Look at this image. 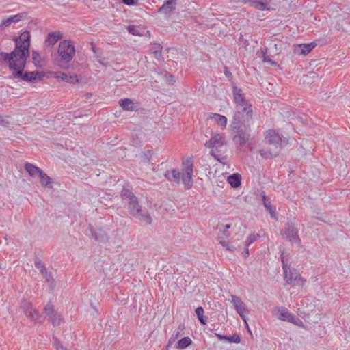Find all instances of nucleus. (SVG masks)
I'll list each match as a JSON object with an SVG mask.
<instances>
[{"label":"nucleus","mask_w":350,"mask_h":350,"mask_svg":"<svg viewBox=\"0 0 350 350\" xmlns=\"http://www.w3.org/2000/svg\"><path fill=\"white\" fill-rule=\"evenodd\" d=\"M242 2L261 11L274 10L270 6L268 0H242Z\"/></svg>","instance_id":"obj_15"},{"label":"nucleus","mask_w":350,"mask_h":350,"mask_svg":"<svg viewBox=\"0 0 350 350\" xmlns=\"http://www.w3.org/2000/svg\"><path fill=\"white\" fill-rule=\"evenodd\" d=\"M46 316L49 317V321L53 326H58L62 322V319L54 310L53 306L50 304H46L44 308Z\"/></svg>","instance_id":"obj_13"},{"label":"nucleus","mask_w":350,"mask_h":350,"mask_svg":"<svg viewBox=\"0 0 350 350\" xmlns=\"http://www.w3.org/2000/svg\"><path fill=\"white\" fill-rule=\"evenodd\" d=\"M232 127L237 130V134L234 136L233 140L239 143L240 146H243L249 141L250 134L246 133L239 124L232 125Z\"/></svg>","instance_id":"obj_14"},{"label":"nucleus","mask_w":350,"mask_h":350,"mask_svg":"<svg viewBox=\"0 0 350 350\" xmlns=\"http://www.w3.org/2000/svg\"><path fill=\"white\" fill-rule=\"evenodd\" d=\"M215 336L219 340H226V336H224L219 334H215Z\"/></svg>","instance_id":"obj_51"},{"label":"nucleus","mask_w":350,"mask_h":350,"mask_svg":"<svg viewBox=\"0 0 350 350\" xmlns=\"http://www.w3.org/2000/svg\"><path fill=\"white\" fill-rule=\"evenodd\" d=\"M1 268V264H0V269Z\"/></svg>","instance_id":"obj_57"},{"label":"nucleus","mask_w":350,"mask_h":350,"mask_svg":"<svg viewBox=\"0 0 350 350\" xmlns=\"http://www.w3.org/2000/svg\"><path fill=\"white\" fill-rule=\"evenodd\" d=\"M260 238V235L258 234L252 233L249 235V237L247 238V240L245 241V246L248 247L252 243H254L255 241H256L258 239Z\"/></svg>","instance_id":"obj_38"},{"label":"nucleus","mask_w":350,"mask_h":350,"mask_svg":"<svg viewBox=\"0 0 350 350\" xmlns=\"http://www.w3.org/2000/svg\"><path fill=\"white\" fill-rule=\"evenodd\" d=\"M180 332L179 331H176V332H174L172 335V337L169 340V342H172V341H174L175 339H176L179 335H180Z\"/></svg>","instance_id":"obj_48"},{"label":"nucleus","mask_w":350,"mask_h":350,"mask_svg":"<svg viewBox=\"0 0 350 350\" xmlns=\"http://www.w3.org/2000/svg\"><path fill=\"white\" fill-rule=\"evenodd\" d=\"M249 254V249L247 247L245 248L244 251L242 252V255L245 258L247 257Z\"/></svg>","instance_id":"obj_52"},{"label":"nucleus","mask_w":350,"mask_h":350,"mask_svg":"<svg viewBox=\"0 0 350 350\" xmlns=\"http://www.w3.org/2000/svg\"><path fill=\"white\" fill-rule=\"evenodd\" d=\"M32 59L36 66H42V57L39 53L36 51H32Z\"/></svg>","instance_id":"obj_35"},{"label":"nucleus","mask_w":350,"mask_h":350,"mask_svg":"<svg viewBox=\"0 0 350 350\" xmlns=\"http://www.w3.org/2000/svg\"><path fill=\"white\" fill-rule=\"evenodd\" d=\"M120 107L126 111H133L137 110V106L133 101L129 98H123L119 100Z\"/></svg>","instance_id":"obj_25"},{"label":"nucleus","mask_w":350,"mask_h":350,"mask_svg":"<svg viewBox=\"0 0 350 350\" xmlns=\"http://www.w3.org/2000/svg\"><path fill=\"white\" fill-rule=\"evenodd\" d=\"M211 155L215 158V160L223 165H225L227 162L226 156L221 155V152H216L215 154Z\"/></svg>","instance_id":"obj_40"},{"label":"nucleus","mask_w":350,"mask_h":350,"mask_svg":"<svg viewBox=\"0 0 350 350\" xmlns=\"http://www.w3.org/2000/svg\"><path fill=\"white\" fill-rule=\"evenodd\" d=\"M99 62H100V64H103V62H101V61H99Z\"/></svg>","instance_id":"obj_56"},{"label":"nucleus","mask_w":350,"mask_h":350,"mask_svg":"<svg viewBox=\"0 0 350 350\" xmlns=\"http://www.w3.org/2000/svg\"><path fill=\"white\" fill-rule=\"evenodd\" d=\"M310 75H312V76H314L315 73L314 72H310Z\"/></svg>","instance_id":"obj_54"},{"label":"nucleus","mask_w":350,"mask_h":350,"mask_svg":"<svg viewBox=\"0 0 350 350\" xmlns=\"http://www.w3.org/2000/svg\"><path fill=\"white\" fill-rule=\"evenodd\" d=\"M337 25L336 28L338 30L347 31V29L345 27V25L350 24V16L347 14H338L336 16Z\"/></svg>","instance_id":"obj_20"},{"label":"nucleus","mask_w":350,"mask_h":350,"mask_svg":"<svg viewBox=\"0 0 350 350\" xmlns=\"http://www.w3.org/2000/svg\"><path fill=\"white\" fill-rule=\"evenodd\" d=\"M263 53V61L266 62H270L271 64H274V62H273L269 57L265 55V53L262 52Z\"/></svg>","instance_id":"obj_50"},{"label":"nucleus","mask_w":350,"mask_h":350,"mask_svg":"<svg viewBox=\"0 0 350 350\" xmlns=\"http://www.w3.org/2000/svg\"><path fill=\"white\" fill-rule=\"evenodd\" d=\"M234 309L242 318V319L246 323V320L244 316V312L246 310L245 304L242 303L241 305L237 306V307L234 308Z\"/></svg>","instance_id":"obj_37"},{"label":"nucleus","mask_w":350,"mask_h":350,"mask_svg":"<svg viewBox=\"0 0 350 350\" xmlns=\"http://www.w3.org/2000/svg\"><path fill=\"white\" fill-rule=\"evenodd\" d=\"M184 329H185V325L183 324H180L178 327V331H179L180 333L181 332H183L184 330Z\"/></svg>","instance_id":"obj_53"},{"label":"nucleus","mask_w":350,"mask_h":350,"mask_svg":"<svg viewBox=\"0 0 350 350\" xmlns=\"http://www.w3.org/2000/svg\"><path fill=\"white\" fill-rule=\"evenodd\" d=\"M40 179V183L44 187L49 186L52 183V179L42 170L38 175Z\"/></svg>","instance_id":"obj_33"},{"label":"nucleus","mask_w":350,"mask_h":350,"mask_svg":"<svg viewBox=\"0 0 350 350\" xmlns=\"http://www.w3.org/2000/svg\"><path fill=\"white\" fill-rule=\"evenodd\" d=\"M21 308L27 318L31 321H37L40 324L42 323V320L38 314L36 310L33 308L31 302L24 300L21 304Z\"/></svg>","instance_id":"obj_11"},{"label":"nucleus","mask_w":350,"mask_h":350,"mask_svg":"<svg viewBox=\"0 0 350 350\" xmlns=\"http://www.w3.org/2000/svg\"><path fill=\"white\" fill-rule=\"evenodd\" d=\"M53 345L56 350H68L55 336H53Z\"/></svg>","instance_id":"obj_39"},{"label":"nucleus","mask_w":350,"mask_h":350,"mask_svg":"<svg viewBox=\"0 0 350 350\" xmlns=\"http://www.w3.org/2000/svg\"><path fill=\"white\" fill-rule=\"evenodd\" d=\"M212 118H214L217 124L222 127H225L227 124V118L226 116L218 114V113H212Z\"/></svg>","instance_id":"obj_31"},{"label":"nucleus","mask_w":350,"mask_h":350,"mask_svg":"<svg viewBox=\"0 0 350 350\" xmlns=\"http://www.w3.org/2000/svg\"><path fill=\"white\" fill-rule=\"evenodd\" d=\"M241 176L239 174H233L228 177V182L233 188H237L241 185Z\"/></svg>","instance_id":"obj_29"},{"label":"nucleus","mask_w":350,"mask_h":350,"mask_svg":"<svg viewBox=\"0 0 350 350\" xmlns=\"http://www.w3.org/2000/svg\"><path fill=\"white\" fill-rule=\"evenodd\" d=\"M162 46L160 44H154L152 46V53L157 59L161 57Z\"/></svg>","instance_id":"obj_36"},{"label":"nucleus","mask_w":350,"mask_h":350,"mask_svg":"<svg viewBox=\"0 0 350 350\" xmlns=\"http://www.w3.org/2000/svg\"><path fill=\"white\" fill-rule=\"evenodd\" d=\"M27 17V13L26 12H21L18 14L14 15L12 16H10L6 19H4L2 21L1 23L0 24V27H8L10 26L12 23H18L23 19H25Z\"/></svg>","instance_id":"obj_19"},{"label":"nucleus","mask_w":350,"mask_h":350,"mask_svg":"<svg viewBox=\"0 0 350 350\" xmlns=\"http://www.w3.org/2000/svg\"><path fill=\"white\" fill-rule=\"evenodd\" d=\"M246 327H247V329H249V327H248V324L246 323Z\"/></svg>","instance_id":"obj_55"},{"label":"nucleus","mask_w":350,"mask_h":350,"mask_svg":"<svg viewBox=\"0 0 350 350\" xmlns=\"http://www.w3.org/2000/svg\"><path fill=\"white\" fill-rule=\"evenodd\" d=\"M283 255V252L282 255ZM282 262V268L284 270V279L288 284H292L294 282L293 279H295V277L297 276V273L295 269L289 270V272L287 271V266L284 263V257L281 256Z\"/></svg>","instance_id":"obj_17"},{"label":"nucleus","mask_w":350,"mask_h":350,"mask_svg":"<svg viewBox=\"0 0 350 350\" xmlns=\"http://www.w3.org/2000/svg\"><path fill=\"white\" fill-rule=\"evenodd\" d=\"M183 169L180 172L178 170L173 169L171 171H167L164 176L170 181L180 183V178L185 188L189 189L193 183V161L191 158H188L183 161Z\"/></svg>","instance_id":"obj_3"},{"label":"nucleus","mask_w":350,"mask_h":350,"mask_svg":"<svg viewBox=\"0 0 350 350\" xmlns=\"http://www.w3.org/2000/svg\"><path fill=\"white\" fill-rule=\"evenodd\" d=\"M192 341L188 336L184 337L179 340L176 344L177 349H185L191 344Z\"/></svg>","instance_id":"obj_32"},{"label":"nucleus","mask_w":350,"mask_h":350,"mask_svg":"<svg viewBox=\"0 0 350 350\" xmlns=\"http://www.w3.org/2000/svg\"><path fill=\"white\" fill-rule=\"evenodd\" d=\"M276 317L281 321L290 322L296 325L301 323V320L297 317L290 312L287 308L284 307L277 309Z\"/></svg>","instance_id":"obj_10"},{"label":"nucleus","mask_w":350,"mask_h":350,"mask_svg":"<svg viewBox=\"0 0 350 350\" xmlns=\"http://www.w3.org/2000/svg\"><path fill=\"white\" fill-rule=\"evenodd\" d=\"M225 144V138L220 134L213 135L208 141L205 142V146L211 148V154H215L216 152H221L219 150Z\"/></svg>","instance_id":"obj_9"},{"label":"nucleus","mask_w":350,"mask_h":350,"mask_svg":"<svg viewBox=\"0 0 350 350\" xmlns=\"http://www.w3.org/2000/svg\"><path fill=\"white\" fill-rule=\"evenodd\" d=\"M90 229L92 237L96 241L105 243L108 241L109 237L104 230L101 228L93 230L91 227H90Z\"/></svg>","instance_id":"obj_21"},{"label":"nucleus","mask_w":350,"mask_h":350,"mask_svg":"<svg viewBox=\"0 0 350 350\" xmlns=\"http://www.w3.org/2000/svg\"><path fill=\"white\" fill-rule=\"evenodd\" d=\"M47 282H50L52 279L51 273L47 271L46 269L40 272Z\"/></svg>","instance_id":"obj_46"},{"label":"nucleus","mask_w":350,"mask_h":350,"mask_svg":"<svg viewBox=\"0 0 350 350\" xmlns=\"http://www.w3.org/2000/svg\"><path fill=\"white\" fill-rule=\"evenodd\" d=\"M122 2L128 5H133L135 4V0H122Z\"/></svg>","instance_id":"obj_49"},{"label":"nucleus","mask_w":350,"mask_h":350,"mask_svg":"<svg viewBox=\"0 0 350 350\" xmlns=\"http://www.w3.org/2000/svg\"><path fill=\"white\" fill-rule=\"evenodd\" d=\"M226 341L230 342V343L233 342V343L237 344L241 342V338L238 334H234L232 336H226Z\"/></svg>","instance_id":"obj_42"},{"label":"nucleus","mask_w":350,"mask_h":350,"mask_svg":"<svg viewBox=\"0 0 350 350\" xmlns=\"http://www.w3.org/2000/svg\"><path fill=\"white\" fill-rule=\"evenodd\" d=\"M16 48L20 52L22 57H28L29 55L30 33L27 31L22 33L18 38L14 40Z\"/></svg>","instance_id":"obj_7"},{"label":"nucleus","mask_w":350,"mask_h":350,"mask_svg":"<svg viewBox=\"0 0 350 350\" xmlns=\"http://www.w3.org/2000/svg\"><path fill=\"white\" fill-rule=\"evenodd\" d=\"M56 78L61 79L63 81H66L70 83H75L78 82V79L76 75H68L64 72H55Z\"/></svg>","instance_id":"obj_27"},{"label":"nucleus","mask_w":350,"mask_h":350,"mask_svg":"<svg viewBox=\"0 0 350 350\" xmlns=\"http://www.w3.org/2000/svg\"><path fill=\"white\" fill-rule=\"evenodd\" d=\"M294 282L292 284L293 285H297V286H304L306 283V280L302 278L300 275H297V276L295 277V279H293Z\"/></svg>","instance_id":"obj_44"},{"label":"nucleus","mask_w":350,"mask_h":350,"mask_svg":"<svg viewBox=\"0 0 350 350\" xmlns=\"http://www.w3.org/2000/svg\"><path fill=\"white\" fill-rule=\"evenodd\" d=\"M165 77H166L167 81L171 85L174 84V83L176 81L174 77L172 75H165Z\"/></svg>","instance_id":"obj_47"},{"label":"nucleus","mask_w":350,"mask_h":350,"mask_svg":"<svg viewBox=\"0 0 350 350\" xmlns=\"http://www.w3.org/2000/svg\"><path fill=\"white\" fill-rule=\"evenodd\" d=\"M0 56L3 59L5 62L9 63L8 66L10 69L12 63L14 62L16 64V63H18V58H21V57L20 52L18 50V48L16 47L14 50L10 53H8L5 52H0Z\"/></svg>","instance_id":"obj_16"},{"label":"nucleus","mask_w":350,"mask_h":350,"mask_svg":"<svg viewBox=\"0 0 350 350\" xmlns=\"http://www.w3.org/2000/svg\"><path fill=\"white\" fill-rule=\"evenodd\" d=\"M122 202L127 205L129 212L135 218L146 224H150L152 217L150 214L143 213L142 206L139 204L137 197L128 187H124L121 191Z\"/></svg>","instance_id":"obj_1"},{"label":"nucleus","mask_w":350,"mask_h":350,"mask_svg":"<svg viewBox=\"0 0 350 350\" xmlns=\"http://www.w3.org/2000/svg\"><path fill=\"white\" fill-rule=\"evenodd\" d=\"M236 107L232 125L240 124L242 122L249 123L252 118V109L250 103Z\"/></svg>","instance_id":"obj_6"},{"label":"nucleus","mask_w":350,"mask_h":350,"mask_svg":"<svg viewBox=\"0 0 350 350\" xmlns=\"http://www.w3.org/2000/svg\"><path fill=\"white\" fill-rule=\"evenodd\" d=\"M204 308L201 306L198 307L196 309V314L198 317V319L201 324L205 325L206 323V320L204 317Z\"/></svg>","instance_id":"obj_34"},{"label":"nucleus","mask_w":350,"mask_h":350,"mask_svg":"<svg viewBox=\"0 0 350 350\" xmlns=\"http://www.w3.org/2000/svg\"><path fill=\"white\" fill-rule=\"evenodd\" d=\"M221 228L219 229L221 230H223L222 232L218 235V240L219 243L226 250L233 252L234 250H237L239 245L234 243V241H228L226 239H228L230 237V233L228 232V230L231 228L230 224H226V225H221Z\"/></svg>","instance_id":"obj_8"},{"label":"nucleus","mask_w":350,"mask_h":350,"mask_svg":"<svg viewBox=\"0 0 350 350\" xmlns=\"http://www.w3.org/2000/svg\"><path fill=\"white\" fill-rule=\"evenodd\" d=\"M282 235L292 243H300L298 230L292 223H287L286 224L284 232Z\"/></svg>","instance_id":"obj_12"},{"label":"nucleus","mask_w":350,"mask_h":350,"mask_svg":"<svg viewBox=\"0 0 350 350\" xmlns=\"http://www.w3.org/2000/svg\"><path fill=\"white\" fill-rule=\"evenodd\" d=\"M35 266L40 270V272L46 269L44 265L40 260H36L35 261Z\"/></svg>","instance_id":"obj_45"},{"label":"nucleus","mask_w":350,"mask_h":350,"mask_svg":"<svg viewBox=\"0 0 350 350\" xmlns=\"http://www.w3.org/2000/svg\"><path fill=\"white\" fill-rule=\"evenodd\" d=\"M232 93H233V97H234V101L236 104V107L245 105L248 103V101L246 100L244 94L242 92L241 89L234 86L232 88Z\"/></svg>","instance_id":"obj_18"},{"label":"nucleus","mask_w":350,"mask_h":350,"mask_svg":"<svg viewBox=\"0 0 350 350\" xmlns=\"http://www.w3.org/2000/svg\"><path fill=\"white\" fill-rule=\"evenodd\" d=\"M62 38V33L60 31L49 33L45 40V42L50 46H54Z\"/></svg>","instance_id":"obj_24"},{"label":"nucleus","mask_w":350,"mask_h":350,"mask_svg":"<svg viewBox=\"0 0 350 350\" xmlns=\"http://www.w3.org/2000/svg\"><path fill=\"white\" fill-rule=\"evenodd\" d=\"M230 302L233 304L234 308L237 307V306L241 305L242 300L237 295H231V299L230 300Z\"/></svg>","instance_id":"obj_43"},{"label":"nucleus","mask_w":350,"mask_h":350,"mask_svg":"<svg viewBox=\"0 0 350 350\" xmlns=\"http://www.w3.org/2000/svg\"><path fill=\"white\" fill-rule=\"evenodd\" d=\"M126 29L133 36H141L142 33L139 29L135 25H129L126 27Z\"/></svg>","instance_id":"obj_41"},{"label":"nucleus","mask_w":350,"mask_h":350,"mask_svg":"<svg viewBox=\"0 0 350 350\" xmlns=\"http://www.w3.org/2000/svg\"><path fill=\"white\" fill-rule=\"evenodd\" d=\"M25 170L28 172L29 176H35L36 175H39L40 172L42 171L40 168L37 166H35L33 164L27 163L25 164Z\"/></svg>","instance_id":"obj_30"},{"label":"nucleus","mask_w":350,"mask_h":350,"mask_svg":"<svg viewBox=\"0 0 350 350\" xmlns=\"http://www.w3.org/2000/svg\"><path fill=\"white\" fill-rule=\"evenodd\" d=\"M261 196L266 210L271 214V217L275 218V208L271 204V201L267 198L264 192Z\"/></svg>","instance_id":"obj_26"},{"label":"nucleus","mask_w":350,"mask_h":350,"mask_svg":"<svg viewBox=\"0 0 350 350\" xmlns=\"http://www.w3.org/2000/svg\"><path fill=\"white\" fill-rule=\"evenodd\" d=\"M176 0H167L166 2L159 9L158 12L169 16L175 10Z\"/></svg>","instance_id":"obj_23"},{"label":"nucleus","mask_w":350,"mask_h":350,"mask_svg":"<svg viewBox=\"0 0 350 350\" xmlns=\"http://www.w3.org/2000/svg\"><path fill=\"white\" fill-rule=\"evenodd\" d=\"M27 57L18 58V63L14 62L10 65V70L12 72V76L14 79H19L25 81L36 83L42 79L43 74L36 72H23Z\"/></svg>","instance_id":"obj_4"},{"label":"nucleus","mask_w":350,"mask_h":350,"mask_svg":"<svg viewBox=\"0 0 350 350\" xmlns=\"http://www.w3.org/2000/svg\"><path fill=\"white\" fill-rule=\"evenodd\" d=\"M265 142L272 148H265L260 150L261 157L265 159H272L278 155L286 142L275 130H269L265 135Z\"/></svg>","instance_id":"obj_2"},{"label":"nucleus","mask_w":350,"mask_h":350,"mask_svg":"<svg viewBox=\"0 0 350 350\" xmlns=\"http://www.w3.org/2000/svg\"><path fill=\"white\" fill-rule=\"evenodd\" d=\"M316 44L314 42L310 44H301L298 46L297 53L299 55H306L309 53L314 47Z\"/></svg>","instance_id":"obj_28"},{"label":"nucleus","mask_w":350,"mask_h":350,"mask_svg":"<svg viewBox=\"0 0 350 350\" xmlns=\"http://www.w3.org/2000/svg\"><path fill=\"white\" fill-rule=\"evenodd\" d=\"M153 152L152 150H147L146 152H142L138 155L139 163L143 166H148L151 163L152 160Z\"/></svg>","instance_id":"obj_22"},{"label":"nucleus","mask_w":350,"mask_h":350,"mask_svg":"<svg viewBox=\"0 0 350 350\" xmlns=\"http://www.w3.org/2000/svg\"><path fill=\"white\" fill-rule=\"evenodd\" d=\"M75 53V49L70 41H61L58 49V58L55 60L57 64L61 68H66L67 64L72 59Z\"/></svg>","instance_id":"obj_5"}]
</instances>
